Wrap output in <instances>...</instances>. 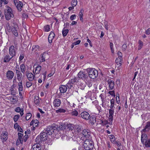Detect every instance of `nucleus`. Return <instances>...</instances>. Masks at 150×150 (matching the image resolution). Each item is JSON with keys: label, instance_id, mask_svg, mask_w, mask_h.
I'll list each match as a JSON object with an SVG mask.
<instances>
[{"label": "nucleus", "instance_id": "f03ea898", "mask_svg": "<svg viewBox=\"0 0 150 150\" xmlns=\"http://www.w3.org/2000/svg\"><path fill=\"white\" fill-rule=\"evenodd\" d=\"M47 134L46 132L41 133L40 136L37 137L35 139V141L37 143H40L42 141L46 140L47 137Z\"/></svg>", "mask_w": 150, "mask_h": 150}, {"label": "nucleus", "instance_id": "5fc2aeb1", "mask_svg": "<svg viewBox=\"0 0 150 150\" xmlns=\"http://www.w3.org/2000/svg\"><path fill=\"white\" fill-rule=\"evenodd\" d=\"M127 45L126 44H123L122 46V49L124 51H125L127 49Z\"/></svg>", "mask_w": 150, "mask_h": 150}, {"label": "nucleus", "instance_id": "09e8293b", "mask_svg": "<svg viewBox=\"0 0 150 150\" xmlns=\"http://www.w3.org/2000/svg\"><path fill=\"white\" fill-rule=\"evenodd\" d=\"M112 138H110V141L113 144H115L116 141H115V138L114 136H112Z\"/></svg>", "mask_w": 150, "mask_h": 150}, {"label": "nucleus", "instance_id": "9b49d317", "mask_svg": "<svg viewBox=\"0 0 150 150\" xmlns=\"http://www.w3.org/2000/svg\"><path fill=\"white\" fill-rule=\"evenodd\" d=\"M61 103V100L58 99H55L53 102V106L54 108H57L60 106Z\"/></svg>", "mask_w": 150, "mask_h": 150}, {"label": "nucleus", "instance_id": "bb28decb", "mask_svg": "<svg viewBox=\"0 0 150 150\" xmlns=\"http://www.w3.org/2000/svg\"><path fill=\"white\" fill-rule=\"evenodd\" d=\"M141 139L142 142H144L146 140L148 139L146 134L145 133L142 134L141 136Z\"/></svg>", "mask_w": 150, "mask_h": 150}, {"label": "nucleus", "instance_id": "f704fd0d", "mask_svg": "<svg viewBox=\"0 0 150 150\" xmlns=\"http://www.w3.org/2000/svg\"><path fill=\"white\" fill-rule=\"evenodd\" d=\"M25 67L23 64H22L20 65V69L21 72L24 73L25 70Z\"/></svg>", "mask_w": 150, "mask_h": 150}, {"label": "nucleus", "instance_id": "5701e85b", "mask_svg": "<svg viewBox=\"0 0 150 150\" xmlns=\"http://www.w3.org/2000/svg\"><path fill=\"white\" fill-rule=\"evenodd\" d=\"M33 150H40L41 147L39 144H35L32 146Z\"/></svg>", "mask_w": 150, "mask_h": 150}, {"label": "nucleus", "instance_id": "f3484780", "mask_svg": "<svg viewBox=\"0 0 150 150\" xmlns=\"http://www.w3.org/2000/svg\"><path fill=\"white\" fill-rule=\"evenodd\" d=\"M55 37V34L54 32L51 31L50 34L49 35L48 40L50 43H52V40H53Z\"/></svg>", "mask_w": 150, "mask_h": 150}, {"label": "nucleus", "instance_id": "473e14b6", "mask_svg": "<svg viewBox=\"0 0 150 150\" xmlns=\"http://www.w3.org/2000/svg\"><path fill=\"white\" fill-rule=\"evenodd\" d=\"M148 129V131L150 129V122H147L146 125L145 126V128L143 129V131L144 132H145L146 131V129Z\"/></svg>", "mask_w": 150, "mask_h": 150}, {"label": "nucleus", "instance_id": "f257e3e1", "mask_svg": "<svg viewBox=\"0 0 150 150\" xmlns=\"http://www.w3.org/2000/svg\"><path fill=\"white\" fill-rule=\"evenodd\" d=\"M83 146L85 150H91L93 147V142L88 139H86L84 142Z\"/></svg>", "mask_w": 150, "mask_h": 150}, {"label": "nucleus", "instance_id": "ddd939ff", "mask_svg": "<svg viewBox=\"0 0 150 150\" xmlns=\"http://www.w3.org/2000/svg\"><path fill=\"white\" fill-rule=\"evenodd\" d=\"M42 67L41 66L39 65H38L36 67L35 69L33 70V72L34 73V75H36L38 74H39L41 69Z\"/></svg>", "mask_w": 150, "mask_h": 150}, {"label": "nucleus", "instance_id": "338daca9", "mask_svg": "<svg viewBox=\"0 0 150 150\" xmlns=\"http://www.w3.org/2000/svg\"><path fill=\"white\" fill-rule=\"evenodd\" d=\"M19 88H23V85L22 82H19L18 84Z\"/></svg>", "mask_w": 150, "mask_h": 150}, {"label": "nucleus", "instance_id": "aec40b11", "mask_svg": "<svg viewBox=\"0 0 150 150\" xmlns=\"http://www.w3.org/2000/svg\"><path fill=\"white\" fill-rule=\"evenodd\" d=\"M39 122L37 120H32L30 123V125L31 126L33 125L34 128L37 127L38 126Z\"/></svg>", "mask_w": 150, "mask_h": 150}, {"label": "nucleus", "instance_id": "0eeeda50", "mask_svg": "<svg viewBox=\"0 0 150 150\" xmlns=\"http://www.w3.org/2000/svg\"><path fill=\"white\" fill-rule=\"evenodd\" d=\"M78 77L83 80L86 79L88 77L87 74L83 71H80L78 73Z\"/></svg>", "mask_w": 150, "mask_h": 150}, {"label": "nucleus", "instance_id": "58836bf2", "mask_svg": "<svg viewBox=\"0 0 150 150\" xmlns=\"http://www.w3.org/2000/svg\"><path fill=\"white\" fill-rule=\"evenodd\" d=\"M78 1L77 0H72L71 2V5L73 6H75L77 4Z\"/></svg>", "mask_w": 150, "mask_h": 150}, {"label": "nucleus", "instance_id": "8fccbe9b", "mask_svg": "<svg viewBox=\"0 0 150 150\" xmlns=\"http://www.w3.org/2000/svg\"><path fill=\"white\" fill-rule=\"evenodd\" d=\"M108 93H109L110 95L112 96H114V97H115V96L114 91H109L108 92Z\"/></svg>", "mask_w": 150, "mask_h": 150}, {"label": "nucleus", "instance_id": "c756f323", "mask_svg": "<svg viewBox=\"0 0 150 150\" xmlns=\"http://www.w3.org/2000/svg\"><path fill=\"white\" fill-rule=\"evenodd\" d=\"M44 31L46 32H48L50 30V27L49 25H46L44 27Z\"/></svg>", "mask_w": 150, "mask_h": 150}, {"label": "nucleus", "instance_id": "bf43d9fd", "mask_svg": "<svg viewBox=\"0 0 150 150\" xmlns=\"http://www.w3.org/2000/svg\"><path fill=\"white\" fill-rule=\"evenodd\" d=\"M145 33L147 35L150 34V28H149L146 30Z\"/></svg>", "mask_w": 150, "mask_h": 150}, {"label": "nucleus", "instance_id": "4468645a", "mask_svg": "<svg viewBox=\"0 0 150 150\" xmlns=\"http://www.w3.org/2000/svg\"><path fill=\"white\" fill-rule=\"evenodd\" d=\"M54 127L53 126H49L46 129V132L49 135H51L54 132Z\"/></svg>", "mask_w": 150, "mask_h": 150}, {"label": "nucleus", "instance_id": "6ab92c4d", "mask_svg": "<svg viewBox=\"0 0 150 150\" xmlns=\"http://www.w3.org/2000/svg\"><path fill=\"white\" fill-rule=\"evenodd\" d=\"M67 87L66 85H62L59 88V91L61 93H65L67 91Z\"/></svg>", "mask_w": 150, "mask_h": 150}, {"label": "nucleus", "instance_id": "a878e982", "mask_svg": "<svg viewBox=\"0 0 150 150\" xmlns=\"http://www.w3.org/2000/svg\"><path fill=\"white\" fill-rule=\"evenodd\" d=\"M83 9H81L80 10V12L79 13V18L80 19V20L82 22H83Z\"/></svg>", "mask_w": 150, "mask_h": 150}, {"label": "nucleus", "instance_id": "603ef678", "mask_svg": "<svg viewBox=\"0 0 150 150\" xmlns=\"http://www.w3.org/2000/svg\"><path fill=\"white\" fill-rule=\"evenodd\" d=\"M76 18V15L75 14H73L70 17V19L71 20H74Z\"/></svg>", "mask_w": 150, "mask_h": 150}, {"label": "nucleus", "instance_id": "c9c22d12", "mask_svg": "<svg viewBox=\"0 0 150 150\" xmlns=\"http://www.w3.org/2000/svg\"><path fill=\"white\" fill-rule=\"evenodd\" d=\"M11 102L13 104L16 103L18 101V98H12L11 100Z\"/></svg>", "mask_w": 150, "mask_h": 150}, {"label": "nucleus", "instance_id": "7c9ffc66", "mask_svg": "<svg viewBox=\"0 0 150 150\" xmlns=\"http://www.w3.org/2000/svg\"><path fill=\"white\" fill-rule=\"evenodd\" d=\"M34 102L36 105H38L39 104L40 101L39 98L37 96H35L34 98Z\"/></svg>", "mask_w": 150, "mask_h": 150}, {"label": "nucleus", "instance_id": "f8f14e48", "mask_svg": "<svg viewBox=\"0 0 150 150\" xmlns=\"http://www.w3.org/2000/svg\"><path fill=\"white\" fill-rule=\"evenodd\" d=\"M81 117L84 119L88 120L89 119L90 115L88 112H83L81 114Z\"/></svg>", "mask_w": 150, "mask_h": 150}, {"label": "nucleus", "instance_id": "4c0bfd02", "mask_svg": "<svg viewBox=\"0 0 150 150\" xmlns=\"http://www.w3.org/2000/svg\"><path fill=\"white\" fill-rule=\"evenodd\" d=\"M12 32L13 34L15 36H18V33L17 32L16 30L15 29V28H12Z\"/></svg>", "mask_w": 150, "mask_h": 150}, {"label": "nucleus", "instance_id": "6e6552de", "mask_svg": "<svg viewBox=\"0 0 150 150\" xmlns=\"http://www.w3.org/2000/svg\"><path fill=\"white\" fill-rule=\"evenodd\" d=\"M77 79L76 77L72 79L69 80L66 86L69 88L70 89L73 86V84L76 81Z\"/></svg>", "mask_w": 150, "mask_h": 150}, {"label": "nucleus", "instance_id": "3c124183", "mask_svg": "<svg viewBox=\"0 0 150 150\" xmlns=\"http://www.w3.org/2000/svg\"><path fill=\"white\" fill-rule=\"evenodd\" d=\"M113 44L112 43H110V47L111 50V51L112 53H113L114 52V49L113 48Z\"/></svg>", "mask_w": 150, "mask_h": 150}, {"label": "nucleus", "instance_id": "13d9d810", "mask_svg": "<svg viewBox=\"0 0 150 150\" xmlns=\"http://www.w3.org/2000/svg\"><path fill=\"white\" fill-rule=\"evenodd\" d=\"M20 127L19 125L17 123H16L14 125V127L15 129H19V127Z\"/></svg>", "mask_w": 150, "mask_h": 150}, {"label": "nucleus", "instance_id": "423d86ee", "mask_svg": "<svg viewBox=\"0 0 150 150\" xmlns=\"http://www.w3.org/2000/svg\"><path fill=\"white\" fill-rule=\"evenodd\" d=\"M16 49L13 45H11L9 48V51L11 56L13 57L16 55Z\"/></svg>", "mask_w": 150, "mask_h": 150}, {"label": "nucleus", "instance_id": "412c9836", "mask_svg": "<svg viewBox=\"0 0 150 150\" xmlns=\"http://www.w3.org/2000/svg\"><path fill=\"white\" fill-rule=\"evenodd\" d=\"M16 74L17 79L21 80L22 76V74L20 71L16 69Z\"/></svg>", "mask_w": 150, "mask_h": 150}, {"label": "nucleus", "instance_id": "2eb2a0df", "mask_svg": "<svg viewBox=\"0 0 150 150\" xmlns=\"http://www.w3.org/2000/svg\"><path fill=\"white\" fill-rule=\"evenodd\" d=\"M0 137L2 141H5L8 139L7 132L6 131L3 132Z\"/></svg>", "mask_w": 150, "mask_h": 150}, {"label": "nucleus", "instance_id": "9d476101", "mask_svg": "<svg viewBox=\"0 0 150 150\" xmlns=\"http://www.w3.org/2000/svg\"><path fill=\"white\" fill-rule=\"evenodd\" d=\"M6 75V77L8 79L11 80L14 76V73L12 71L9 70L7 71Z\"/></svg>", "mask_w": 150, "mask_h": 150}, {"label": "nucleus", "instance_id": "2f4dec72", "mask_svg": "<svg viewBox=\"0 0 150 150\" xmlns=\"http://www.w3.org/2000/svg\"><path fill=\"white\" fill-rule=\"evenodd\" d=\"M47 54L46 53H43L41 55L42 56L41 57V59L40 60V62H44L45 61V57L46 55H47Z\"/></svg>", "mask_w": 150, "mask_h": 150}, {"label": "nucleus", "instance_id": "49530a36", "mask_svg": "<svg viewBox=\"0 0 150 150\" xmlns=\"http://www.w3.org/2000/svg\"><path fill=\"white\" fill-rule=\"evenodd\" d=\"M114 112V109H110L109 110V116H112L113 115Z\"/></svg>", "mask_w": 150, "mask_h": 150}, {"label": "nucleus", "instance_id": "1a4fd4ad", "mask_svg": "<svg viewBox=\"0 0 150 150\" xmlns=\"http://www.w3.org/2000/svg\"><path fill=\"white\" fill-rule=\"evenodd\" d=\"M26 76L27 79L30 81H33L35 78V75L33 74L30 72H26Z\"/></svg>", "mask_w": 150, "mask_h": 150}, {"label": "nucleus", "instance_id": "ea45409f", "mask_svg": "<svg viewBox=\"0 0 150 150\" xmlns=\"http://www.w3.org/2000/svg\"><path fill=\"white\" fill-rule=\"evenodd\" d=\"M138 43L139 44V45L138 49L139 50H140L141 49V48L143 46V43L142 41H141L140 40H139V41Z\"/></svg>", "mask_w": 150, "mask_h": 150}, {"label": "nucleus", "instance_id": "774afa93", "mask_svg": "<svg viewBox=\"0 0 150 150\" xmlns=\"http://www.w3.org/2000/svg\"><path fill=\"white\" fill-rule=\"evenodd\" d=\"M110 104L112 105H114L115 104V100L114 99H112L110 100Z\"/></svg>", "mask_w": 150, "mask_h": 150}, {"label": "nucleus", "instance_id": "a18cd8bd", "mask_svg": "<svg viewBox=\"0 0 150 150\" xmlns=\"http://www.w3.org/2000/svg\"><path fill=\"white\" fill-rule=\"evenodd\" d=\"M59 128L61 130H64L66 129V125L65 124L62 125L60 126Z\"/></svg>", "mask_w": 150, "mask_h": 150}, {"label": "nucleus", "instance_id": "a19ab883", "mask_svg": "<svg viewBox=\"0 0 150 150\" xmlns=\"http://www.w3.org/2000/svg\"><path fill=\"white\" fill-rule=\"evenodd\" d=\"M31 117V114L30 113H28L26 114L25 117L26 119L28 120H29Z\"/></svg>", "mask_w": 150, "mask_h": 150}, {"label": "nucleus", "instance_id": "37998d69", "mask_svg": "<svg viewBox=\"0 0 150 150\" xmlns=\"http://www.w3.org/2000/svg\"><path fill=\"white\" fill-rule=\"evenodd\" d=\"M20 117V116L18 115H15L13 118V119L15 122H17Z\"/></svg>", "mask_w": 150, "mask_h": 150}, {"label": "nucleus", "instance_id": "e433bc0d", "mask_svg": "<svg viewBox=\"0 0 150 150\" xmlns=\"http://www.w3.org/2000/svg\"><path fill=\"white\" fill-rule=\"evenodd\" d=\"M71 115L74 116H76L78 115V113L76 110H74L71 112Z\"/></svg>", "mask_w": 150, "mask_h": 150}, {"label": "nucleus", "instance_id": "cd10ccee", "mask_svg": "<svg viewBox=\"0 0 150 150\" xmlns=\"http://www.w3.org/2000/svg\"><path fill=\"white\" fill-rule=\"evenodd\" d=\"M39 46L38 45H34L32 47V51L36 52L39 50Z\"/></svg>", "mask_w": 150, "mask_h": 150}, {"label": "nucleus", "instance_id": "680f3d73", "mask_svg": "<svg viewBox=\"0 0 150 150\" xmlns=\"http://www.w3.org/2000/svg\"><path fill=\"white\" fill-rule=\"evenodd\" d=\"M105 28L106 30H108V24L107 22L105 23H104Z\"/></svg>", "mask_w": 150, "mask_h": 150}, {"label": "nucleus", "instance_id": "e2e57ef3", "mask_svg": "<svg viewBox=\"0 0 150 150\" xmlns=\"http://www.w3.org/2000/svg\"><path fill=\"white\" fill-rule=\"evenodd\" d=\"M118 98L116 97V101L117 103L119 104L120 102V100H119V94H118Z\"/></svg>", "mask_w": 150, "mask_h": 150}, {"label": "nucleus", "instance_id": "c85d7f7f", "mask_svg": "<svg viewBox=\"0 0 150 150\" xmlns=\"http://www.w3.org/2000/svg\"><path fill=\"white\" fill-rule=\"evenodd\" d=\"M66 110L60 108L56 110V112L57 113H64L66 112Z\"/></svg>", "mask_w": 150, "mask_h": 150}, {"label": "nucleus", "instance_id": "72a5a7b5", "mask_svg": "<svg viewBox=\"0 0 150 150\" xmlns=\"http://www.w3.org/2000/svg\"><path fill=\"white\" fill-rule=\"evenodd\" d=\"M69 32V30L64 28L62 31V34L64 37L66 36Z\"/></svg>", "mask_w": 150, "mask_h": 150}, {"label": "nucleus", "instance_id": "393cba45", "mask_svg": "<svg viewBox=\"0 0 150 150\" xmlns=\"http://www.w3.org/2000/svg\"><path fill=\"white\" fill-rule=\"evenodd\" d=\"M16 6L19 11H21V8L23 6V4L21 1H19L18 3Z\"/></svg>", "mask_w": 150, "mask_h": 150}, {"label": "nucleus", "instance_id": "79ce46f5", "mask_svg": "<svg viewBox=\"0 0 150 150\" xmlns=\"http://www.w3.org/2000/svg\"><path fill=\"white\" fill-rule=\"evenodd\" d=\"M117 59L119 60V66H120L121 65V62L122 60V56H118Z\"/></svg>", "mask_w": 150, "mask_h": 150}, {"label": "nucleus", "instance_id": "a211bd4d", "mask_svg": "<svg viewBox=\"0 0 150 150\" xmlns=\"http://www.w3.org/2000/svg\"><path fill=\"white\" fill-rule=\"evenodd\" d=\"M109 85V89L112 90L114 88V82L111 79H109L108 81Z\"/></svg>", "mask_w": 150, "mask_h": 150}, {"label": "nucleus", "instance_id": "4be33fe9", "mask_svg": "<svg viewBox=\"0 0 150 150\" xmlns=\"http://www.w3.org/2000/svg\"><path fill=\"white\" fill-rule=\"evenodd\" d=\"M143 144L145 146L146 148L149 147H150V140L148 139L146 140L144 142H142Z\"/></svg>", "mask_w": 150, "mask_h": 150}, {"label": "nucleus", "instance_id": "7ed1b4c3", "mask_svg": "<svg viewBox=\"0 0 150 150\" xmlns=\"http://www.w3.org/2000/svg\"><path fill=\"white\" fill-rule=\"evenodd\" d=\"M88 71V75L89 77L92 79L96 78L98 76V72L94 68L89 69Z\"/></svg>", "mask_w": 150, "mask_h": 150}, {"label": "nucleus", "instance_id": "39448f33", "mask_svg": "<svg viewBox=\"0 0 150 150\" xmlns=\"http://www.w3.org/2000/svg\"><path fill=\"white\" fill-rule=\"evenodd\" d=\"M81 134L82 136L84 137L86 139H88L89 140L91 138L90 132L88 130L84 129L83 130Z\"/></svg>", "mask_w": 150, "mask_h": 150}, {"label": "nucleus", "instance_id": "b1692460", "mask_svg": "<svg viewBox=\"0 0 150 150\" xmlns=\"http://www.w3.org/2000/svg\"><path fill=\"white\" fill-rule=\"evenodd\" d=\"M66 129L68 130H72L74 128V125L73 124H68L66 125Z\"/></svg>", "mask_w": 150, "mask_h": 150}, {"label": "nucleus", "instance_id": "69168bd1", "mask_svg": "<svg viewBox=\"0 0 150 150\" xmlns=\"http://www.w3.org/2000/svg\"><path fill=\"white\" fill-rule=\"evenodd\" d=\"M81 42V40H78L76 42H74V44H75V45H79L80 44V43Z\"/></svg>", "mask_w": 150, "mask_h": 150}, {"label": "nucleus", "instance_id": "20e7f679", "mask_svg": "<svg viewBox=\"0 0 150 150\" xmlns=\"http://www.w3.org/2000/svg\"><path fill=\"white\" fill-rule=\"evenodd\" d=\"M5 15L6 20H8L14 16L11 9L9 7L5 10Z\"/></svg>", "mask_w": 150, "mask_h": 150}, {"label": "nucleus", "instance_id": "dca6fc26", "mask_svg": "<svg viewBox=\"0 0 150 150\" xmlns=\"http://www.w3.org/2000/svg\"><path fill=\"white\" fill-rule=\"evenodd\" d=\"M13 58L8 54L6 55L3 58V62L5 63L8 62Z\"/></svg>", "mask_w": 150, "mask_h": 150}, {"label": "nucleus", "instance_id": "de8ad7c7", "mask_svg": "<svg viewBox=\"0 0 150 150\" xmlns=\"http://www.w3.org/2000/svg\"><path fill=\"white\" fill-rule=\"evenodd\" d=\"M32 83L30 81H27L26 82V86L27 88H29L32 85Z\"/></svg>", "mask_w": 150, "mask_h": 150}, {"label": "nucleus", "instance_id": "052dcab7", "mask_svg": "<svg viewBox=\"0 0 150 150\" xmlns=\"http://www.w3.org/2000/svg\"><path fill=\"white\" fill-rule=\"evenodd\" d=\"M11 94L13 95H15L16 94V93L14 91V90L12 89H11Z\"/></svg>", "mask_w": 150, "mask_h": 150}, {"label": "nucleus", "instance_id": "c03bdc74", "mask_svg": "<svg viewBox=\"0 0 150 150\" xmlns=\"http://www.w3.org/2000/svg\"><path fill=\"white\" fill-rule=\"evenodd\" d=\"M81 126L77 125L76 126V131L78 132H81Z\"/></svg>", "mask_w": 150, "mask_h": 150}, {"label": "nucleus", "instance_id": "0e129e2a", "mask_svg": "<svg viewBox=\"0 0 150 150\" xmlns=\"http://www.w3.org/2000/svg\"><path fill=\"white\" fill-rule=\"evenodd\" d=\"M87 41L89 43V45L90 46H92V44L91 43V41L88 39H87Z\"/></svg>", "mask_w": 150, "mask_h": 150}, {"label": "nucleus", "instance_id": "4d7b16f0", "mask_svg": "<svg viewBox=\"0 0 150 150\" xmlns=\"http://www.w3.org/2000/svg\"><path fill=\"white\" fill-rule=\"evenodd\" d=\"M19 138L20 140H21L22 137L23 136V134L21 133H18V134Z\"/></svg>", "mask_w": 150, "mask_h": 150}, {"label": "nucleus", "instance_id": "6e6d98bb", "mask_svg": "<svg viewBox=\"0 0 150 150\" xmlns=\"http://www.w3.org/2000/svg\"><path fill=\"white\" fill-rule=\"evenodd\" d=\"M24 57V54L22 53H21L19 58L20 60L21 61L23 59Z\"/></svg>", "mask_w": 150, "mask_h": 150}, {"label": "nucleus", "instance_id": "864d4df0", "mask_svg": "<svg viewBox=\"0 0 150 150\" xmlns=\"http://www.w3.org/2000/svg\"><path fill=\"white\" fill-rule=\"evenodd\" d=\"M22 110L21 108L19 107H18L15 109V111L18 112H20Z\"/></svg>", "mask_w": 150, "mask_h": 150}]
</instances>
